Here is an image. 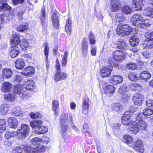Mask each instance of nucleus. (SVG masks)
Returning a JSON list of instances; mask_svg holds the SVG:
<instances>
[{
	"mask_svg": "<svg viewBox=\"0 0 153 153\" xmlns=\"http://www.w3.org/2000/svg\"><path fill=\"white\" fill-rule=\"evenodd\" d=\"M135 117V121L131 123L130 131L131 133L136 134L140 130H145L147 124L142 120L143 117L142 114H139Z\"/></svg>",
	"mask_w": 153,
	"mask_h": 153,
	"instance_id": "nucleus-1",
	"label": "nucleus"
},
{
	"mask_svg": "<svg viewBox=\"0 0 153 153\" xmlns=\"http://www.w3.org/2000/svg\"><path fill=\"white\" fill-rule=\"evenodd\" d=\"M131 22L133 25L138 28L149 27L151 24L150 20H145L142 15L137 13L133 15Z\"/></svg>",
	"mask_w": 153,
	"mask_h": 153,
	"instance_id": "nucleus-2",
	"label": "nucleus"
},
{
	"mask_svg": "<svg viewBox=\"0 0 153 153\" xmlns=\"http://www.w3.org/2000/svg\"><path fill=\"white\" fill-rule=\"evenodd\" d=\"M13 91L15 94L19 95V97L23 100L28 97L27 92L23 90L22 86L20 84L14 86Z\"/></svg>",
	"mask_w": 153,
	"mask_h": 153,
	"instance_id": "nucleus-3",
	"label": "nucleus"
},
{
	"mask_svg": "<svg viewBox=\"0 0 153 153\" xmlns=\"http://www.w3.org/2000/svg\"><path fill=\"white\" fill-rule=\"evenodd\" d=\"M145 37L147 39L143 43L144 47L148 48H153V32H148L145 34Z\"/></svg>",
	"mask_w": 153,
	"mask_h": 153,
	"instance_id": "nucleus-4",
	"label": "nucleus"
},
{
	"mask_svg": "<svg viewBox=\"0 0 153 153\" xmlns=\"http://www.w3.org/2000/svg\"><path fill=\"white\" fill-rule=\"evenodd\" d=\"M21 129H19L17 133L19 138L22 139L26 137L29 132V127L27 124H23L21 126Z\"/></svg>",
	"mask_w": 153,
	"mask_h": 153,
	"instance_id": "nucleus-5",
	"label": "nucleus"
},
{
	"mask_svg": "<svg viewBox=\"0 0 153 153\" xmlns=\"http://www.w3.org/2000/svg\"><path fill=\"white\" fill-rule=\"evenodd\" d=\"M133 114V112L131 110L126 111L125 112L122 118V123L124 125L128 126L130 128L131 127V123L133 121H129L130 117Z\"/></svg>",
	"mask_w": 153,
	"mask_h": 153,
	"instance_id": "nucleus-6",
	"label": "nucleus"
},
{
	"mask_svg": "<svg viewBox=\"0 0 153 153\" xmlns=\"http://www.w3.org/2000/svg\"><path fill=\"white\" fill-rule=\"evenodd\" d=\"M129 90V88L126 85H124L120 88L118 92L123 99L128 100L131 95L130 94L128 93Z\"/></svg>",
	"mask_w": 153,
	"mask_h": 153,
	"instance_id": "nucleus-7",
	"label": "nucleus"
},
{
	"mask_svg": "<svg viewBox=\"0 0 153 153\" xmlns=\"http://www.w3.org/2000/svg\"><path fill=\"white\" fill-rule=\"evenodd\" d=\"M131 147L135 151L143 153L144 151V146L143 142L139 139L133 142Z\"/></svg>",
	"mask_w": 153,
	"mask_h": 153,
	"instance_id": "nucleus-8",
	"label": "nucleus"
},
{
	"mask_svg": "<svg viewBox=\"0 0 153 153\" xmlns=\"http://www.w3.org/2000/svg\"><path fill=\"white\" fill-rule=\"evenodd\" d=\"M60 125H67L69 122H72L73 121V117L71 114H70L68 117V115L65 113H63L62 114L60 117Z\"/></svg>",
	"mask_w": 153,
	"mask_h": 153,
	"instance_id": "nucleus-9",
	"label": "nucleus"
},
{
	"mask_svg": "<svg viewBox=\"0 0 153 153\" xmlns=\"http://www.w3.org/2000/svg\"><path fill=\"white\" fill-rule=\"evenodd\" d=\"M112 68L111 66L107 65L102 67L100 70V75L102 77H108L111 75Z\"/></svg>",
	"mask_w": 153,
	"mask_h": 153,
	"instance_id": "nucleus-10",
	"label": "nucleus"
},
{
	"mask_svg": "<svg viewBox=\"0 0 153 153\" xmlns=\"http://www.w3.org/2000/svg\"><path fill=\"white\" fill-rule=\"evenodd\" d=\"M113 56L116 60L119 62H122L125 59L126 57L125 53L121 51L118 50L114 52Z\"/></svg>",
	"mask_w": 153,
	"mask_h": 153,
	"instance_id": "nucleus-11",
	"label": "nucleus"
},
{
	"mask_svg": "<svg viewBox=\"0 0 153 153\" xmlns=\"http://www.w3.org/2000/svg\"><path fill=\"white\" fill-rule=\"evenodd\" d=\"M144 100V96L141 94L137 93L133 97V101L135 105H141L142 104V101Z\"/></svg>",
	"mask_w": 153,
	"mask_h": 153,
	"instance_id": "nucleus-12",
	"label": "nucleus"
},
{
	"mask_svg": "<svg viewBox=\"0 0 153 153\" xmlns=\"http://www.w3.org/2000/svg\"><path fill=\"white\" fill-rule=\"evenodd\" d=\"M44 140H42L41 139L36 137L32 139L30 142V144L36 146V145H40V143L43 140V144H47L49 141V139L48 138L45 137L44 138Z\"/></svg>",
	"mask_w": 153,
	"mask_h": 153,
	"instance_id": "nucleus-13",
	"label": "nucleus"
},
{
	"mask_svg": "<svg viewBox=\"0 0 153 153\" xmlns=\"http://www.w3.org/2000/svg\"><path fill=\"white\" fill-rule=\"evenodd\" d=\"M81 50L82 52V54L84 56H87L88 51V45L87 41V39L85 38H83L81 42Z\"/></svg>",
	"mask_w": 153,
	"mask_h": 153,
	"instance_id": "nucleus-14",
	"label": "nucleus"
},
{
	"mask_svg": "<svg viewBox=\"0 0 153 153\" xmlns=\"http://www.w3.org/2000/svg\"><path fill=\"white\" fill-rule=\"evenodd\" d=\"M152 74L153 75V71H144L140 73V78L141 80L147 81L150 78Z\"/></svg>",
	"mask_w": 153,
	"mask_h": 153,
	"instance_id": "nucleus-15",
	"label": "nucleus"
},
{
	"mask_svg": "<svg viewBox=\"0 0 153 153\" xmlns=\"http://www.w3.org/2000/svg\"><path fill=\"white\" fill-rule=\"evenodd\" d=\"M128 26L126 24L124 25L121 26H118L116 29L117 33L122 36H125L127 35H129L128 31H126L125 32L123 31V29L128 28Z\"/></svg>",
	"mask_w": 153,
	"mask_h": 153,
	"instance_id": "nucleus-16",
	"label": "nucleus"
},
{
	"mask_svg": "<svg viewBox=\"0 0 153 153\" xmlns=\"http://www.w3.org/2000/svg\"><path fill=\"white\" fill-rule=\"evenodd\" d=\"M123 80V78L121 76L118 75L112 76L110 77L111 82L114 85H117L121 83Z\"/></svg>",
	"mask_w": 153,
	"mask_h": 153,
	"instance_id": "nucleus-17",
	"label": "nucleus"
},
{
	"mask_svg": "<svg viewBox=\"0 0 153 153\" xmlns=\"http://www.w3.org/2000/svg\"><path fill=\"white\" fill-rule=\"evenodd\" d=\"M66 73L61 71L56 72L54 76V79L55 82H57L62 80L65 79L67 76Z\"/></svg>",
	"mask_w": 153,
	"mask_h": 153,
	"instance_id": "nucleus-18",
	"label": "nucleus"
},
{
	"mask_svg": "<svg viewBox=\"0 0 153 153\" xmlns=\"http://www.w3.org/2000/svg\"><path fill=\"white\" fill-rule=\"evenodd\" d=\"M89 105V100L88 98L84 99L82 103V113L85 114L88 113Z\"/></svg>",
	"mask_w": 153,
	"mask_h": 153,
	"instance_id": "nucleus-19",
	"label": "nucleus"
},
{
	"mask_svg": "<svg viewBox=\"0 0 153 153\" xmlns=\"http://www.w3.org/2000/svg\"><path fill=\"white\" fill-rule=\"evenodd\" d=\"M12 85L8 82H4L1 87V91L4 92H7L11 91L12 88Z\"/></svg>",
	"mask_w": 153,
	"mask_h": 153,
	"instance_id": "nucleus-20",
	"label": "nucleus"
},
{
	"mask_svg": "<svg viewBox=\"0 0 153 153\" xmlns=\"http://www.w3.org/2000/svg\"><path fill=\"white\" fill-rule=\"evenodd\" d=\"M143 6V2L140 0H133L132 1V7L135 10H139Z\"/></svg>",
	"mask_w": 153,
	"mask_h": 153,
	"instance_id": "nucleus-21",
	"label": "nucleus"
},
{
	"mask_svg": "<svg viewBox=\"0 0 153 153\" xmlns=\"http://www.w3.org/2000/svg\"><path fill=\"white\" fill-rule=\"evenodd\" d=\"M151 7H147L143 11L144 15L149 17L151 18H153V7L152 5H150Z\"/></svg>",
	"mask_w": 153,
	"mask_h": 153,
	"instance_id": "nucleus-22",
	"label": "nucleus"
},
{
	"mask_svg": "<svg viewBox=\"0 0 153 153\" xmlns=\"http://www.w3.org/2000/svg\"><path fill=\"white\" fill-rule=\"evenodd\" d=\"M111 3L112 11L115 12L120 9L121 6V3L119 1L116 0H112Z\"/></svg>",
	"mask_w": 153,
	"mask_h": 153,
	"instance_id": "nucleus-23",
	"label": "nucleus"
},
{
	"mask_svg": "<svg viewBox=\"0 0 153 153\" xmlns=\"http://www.w3.org/2000/svg\"><path fill=\"white\" fill-rule=\"evenodd\" d=\"M115 90V88L113 85L107 86L105 89L104 93L107 95L110 96L113 94Z\"/></svg>",
	"mask_w": 153,
	"mask_h": 153,
	"instance_id": "nucleus-24",
	"label": "nucleus"
},
{
	"mask_svg": "<svg viewBox=\"0 0 153 153\" xmlns=\"http://www.w3.org/2000/svg\"><path fill=\"white\" fill-rule=\"evenodd\" d=\"M8 121L10 128H15L17 127L18 121L16 118L14 117H10L8 118Z\"/></svg>",
	"mask_w": 153,
	"mask_h": 153,
	"instance_id": "nucleus-25",
	"label": "nucleus"
},
{
	"mask_svg": "<svg viewBox=\"0 0 153 153\" xmlns=\"http://www.w3.org/2000/svg\"><path fill=\"white\" fill-rule=\"evenodd\" d=\"M21 41L18 35L15 34L12 35L10 40V42L12 45L18 46L19 45V43H20Z\"/></svg>",
	"mask_w": 153,
	"mask_h": 153,
	"instance_id": "nucleus-26",
	"label": "nucleus"
},
{
	"mask_svg": "<svg viewBox=\"0 0 153 153\" xmlns=\"http://www.w3.org/2000/svg\"><path fill=\"white\" fill-rule=\"evenodd\" d=\"M34 72V68L31 66H28L25 68L22 71V74L25 76H30Z\"/></svg>",
	"mask_w": 153,
	"mask_h": 153,
	"instance_id": "nucleus-27",
	"label": "nucleus"
},
{
	"mask_svg": "<svg viewBox=\"0 0 153 153\" xmlns=\"http://www.w3.org/2000/svg\"><path fill=\"white\" fill-rule=\"evenodd\" d=\"M48 131V128L46 126L40 125L38 128L34 130V133L38 134H44Z\"/></svg>",
	"mask_w": 153,
	"mask_h": 153,
	"instance_id": "nucleus-28",
	"label": "nucleus"
},
{
	"mask_svg": "<svg viewBox=\"0 0 153 153\" xmlns=\"http://www.w3.org/2000/svg\"><path fill=\"white\" fill-rule=\"evenodd\" d=\"M13 74V72L11 69L9 68L4 69L2 71V75L4 78L9 79L10 78Z\"/></svg>",
	"mask_w": 153,
	"mask_h": 153,
	"instance_id": "nucleus-29",
	"label": "nucleus"
},
{
	"mask_svg": "<svg viewBox=\"0 0 153 153\" xmlns=\"http://www.w3.org/2000/svg\"><path fill=\"white\" fill-rule=\"evenodd\" d=\"M25 62L23 59H17L15 62V66L16 68L18 69H22L25 65Z\"/></svg>",
	"mask_w": 153,
	"mask_h": 153,
	"instance_id": "nucleus-30",
	"label": "nucleus"
},
{
	"mask_svg": "<svg viewBox=\"0 0 153 153\" xmlns=\"http://www.w3.org/2000/svg\"><path fill=\"white\" fill-rule=\"evenodd\" d=\"M32 153H42L45 150V147L42 145H39L36 147H32Z\"/></svg>",
	"mask_w": 153,
	"mask_h": 153,
	"instance_id": "nucleus-31",
	"label": "nucleus"
},
{
	"mask_svg": "<svg viewBox=\"0 0 153 153\" xmlns=\"http://www.w3.org/2000/svg\"><path fill=\"white\" fill-rule=\"evenodd\" d=\"M9 105L6 104L2 105L0 107V114L4 115L7 114L10 109Z\"/></svg>",
	"mask_w": 153,
	"mask_h": 153,
	"instance_id": "nucleus-32",
	"label": "nucleus"
},
{
	"mask_svg": "<svg viewBox=\"0 0 153 153\" xmlns=\"http://www.w3.org/2000/svg\"><path fill=\"white\" fill-rule=\"evenodd\" d=\"M42 122L40 120H36L31 121L30 122V126L34 129V130H36L37 128H38L39 126L42 125Z\"/></svg>",
	"mask_w": 153,
	"mask_h": 153,
	"instance_id": "nucleus-33",
	"label": "nucleus"
},
{
	"mask_svg": "<svg viewBox=\"0 0 153 153\" xmlns=\"http://www.w3.org/2000/svg\"><path fill=\"white\" fill-rule=\"evenodd\" d=\"M18 48H19V47L16 46H14V47L11 48L10 55L12 58L16 57L19 53L20 51L18 50Z\"/></svg>",
	"mask_w": 153,
	"mask_h": 153,
	"instance_id": "nucleus-34",
	"label": "nucleus"
},
{
	"mask_svg": "<svg viewBox=\"0 0 153 153\" xmlns=\"http://www.w3.org/2000/svg\"><path fill=\"white\" fill-rule=\"evenodd\" d=\"M51 19L53 26L56 28H58L59 23L58 16L57 14L53 13L52 15Z\"/></svg>",
	"mask_w": 153,
	"mask_h": 153,
	"instance_id": "nucleus-35",
	"label": "nucleus"
},
{
	"mask_svg": "<svg viewBox=\"0 0 153 153\" xmlns=\"http://www.w3.org/2000/svg\"><path fill=\"white\" fill-rule=\"evenodd\" d=\"M123 141L131 147L133 143V138L129 135H125L124 136Z\"/></svg>",
	"mask_w": 153,
	"mask_h": 153,
	"instance_id": "nucleus-36",
	"label": "nucleus"
},
{
	"mask_svg": "<svg viewBox=\"0 0 153 153\" xmlns=\"http://www.w3.org/2000/svg\"><path fill=\"white\" fill-rule=\"evenodd\" d=\"M52 109L54 111V114L57 116L59 112V103L58 101L54 100L52 102Z\"/></svg>",
	"mask_w": 153,
	"mask_h": 153,
	"instance_id": "nucleus-37",
	"label": "nucleus"
},
{
	"mask_svg": "<svg viewBox=\"0 0 153 153\" xmlns=\"http://www.w3.org/2000/svg\"><path fill=\"white\" fill-rule=\"evenodd\" d=\"M140 42L139 38L136 36H133L131 37L129 40L130 45L132 46L137 45Z\"/></svg>",
	"mask_w": 153,
	"mask_h": 153,
	"instance_id": "nucleus-38",
	"label": "nucleus"
},
{
	"mask_svg": "<svg viewBox=\"0 0 153 153\" xmlns=\"http://www.w3.org/2000/svg\"><path fill=\"white\" fill-rule=\"evenodd\" d=\"M18 47L19 48V47L24 51L26 50L27 48L29 47V44L27 41L25 39H22Z\"/></svg>",
	"mask_w": 153,
	"mask_h": 153,
	"instance_id": "nucleus-39",
	"label": "nucleus"
},
{
	"mask_svg": "<svg viewBox=\"0 0 153 153\" xmlns=\"http://www.w3.org/2000/svg\"><path fill=\"white\" fill-rule=\"evenodd\" d=\"M42 15L40 17V19L41 21L42 25L43 27H45L47 25L46 21L45 15V11L44 7H42L41 11Z\"/></svg>",
	"mask_w": 153,
	"mask_h": 153,
	"instance_id": "nucleus-40",
	"label": "nucleus"
},
{
	"mask_svg": "<svg viewBox=\"0 0 153 153\" xmlns=\"http://www.w3.org/2000/svg\"><path fill=\"white\" fill-rule=\"evenodd\" d=\"M71 22L69 19L68 20L65 26V31L68 35H70L71 33Z\"/></svg>",
	"mask_w": 153,
	"mask_h": 153,
	"instance_id": "nucleus-41",
	"label": "nucleus"
},
{
	"mask_svg": "<svg viewBox=\"0 0 153 153\" xmlns=\"http://www.w3.org/2000/svg\"><path fill=\"white\" fill-rule=\"evenodd\" d=\"M25 87L27 89L31 90L33 89L34 86V81L32 80H27L24 83Z\"/></svg>",
	"mask_w": 153,
	"mask_h": 153,
	"instance_id": "nucleus-42",
	"label": "nucleus"
},
{
	"mask_svg": "<svg viewBox=\"0 0 153 153\" xmlns=\"http://www.w3.org/2000/svg\"><path fill=\"white\" fill-rule=\"evenodd\" d=\"M17 134L18 133L16 131H9L6 132L4 137L6 139H8L13 137L16 136L17 135L18 136Z\"/></svg>",
	"mask_w": 153,
	"mask_h": 153,
	"instance_id": "nucleus-43",
	"label": "nucleus"
},
{
	"mask_svg": "<svg viewBox=\"0 0 153 153\" xmlns=\"http://www.w3.org/2000/svg\"><path fill=\"white\" fill-rule=\"evenodd\" d=\"M116 47L118 49H121L123 50L126 49L127 48L126 43L122 41L117 42L116 43Z\"/></svg>",
	"mask_w": 153,
	"mask_h": 153,
	"instance_id": "nucleus-44",
	"label": "nucleus"
},
{
	"mask_svg": "<svg viewBox=\"0 0 153 153\" xmlns=\"http://www.w3.org/2000/svg\"><path fill=\"white\" fill-rule=\"evenodd\" d=\"M138 66V65L137 64L132 62L127 63L126 65V67L127 69L131 70L136 69Z\"/></svg>",
	"mask_w": 153,
	"mask_h": 153,
	"instance_id": "nucleus-45",
	"label": "nucleus"
},
{
	"mask_svg": "<svg viewBox=\"0 0 153 153\" xmlns=\"http://www.w3.org/2000/svg\"><path fill=\"white\" fill-rule=\"evenodd\" d=\"M125 18L124 15L121 13H119L115 16V19L116 22H123Z\"/></svg>",
	"mask_w": 153,
	"mask_h": 153,
	"instance_id": "nucleus-46",
	"label": "nucleus"
},
{
	"mask_svg": "<svg viewBox=\"0 0 153 153\" xmlns=\"http://www.w3.org/2000/svg\"><path fill=\"white\" fill-rule=\"evenodd\" d=\"M6 129V123L4 119L0 120V133L2 132Z\"/></svg>",
	"mask_w": 153,
	"mask_h": 153,
	"instance_id": "nucleus-47",
	"label": "nucleus"
},
{
	"mask_svg": "<svg viewBox=\"0 0 153 153\" xmlns=\"http://www.w3.org/2000/svg\"><path fill=\"white\" fill-rule=\"evenodd\" d=\"M12 112L13 115L14 116H18L20 114H22L23 113V111L19 107H17L15 108L12 110Z\"/></svg>",
	"mask_w": 153,
	"mask_h": 153,
	"instance_id": "nucleus-48",
	"label": "nucleus"
},
{
	"mask_svg": "<svg viewBox=\"0 0 153 153\" xmlns=\"http://www.w3.org/2000/svg\"><path fill=\"white\" fill-rule=\"evenodd\" d=\"M68 53L67 51L64 52L62 61V65L63 67L67 65Z\"/></svg>",
	"mask_w": 153,
	"mask_h": 153,
	"instance_id": "nucleus-49",
	"label": "nucleus"
},
{
	"mask_svg": "<svg viewBox=\"0 0 153 153\" xmlns=\"http://www.w3.org/2000/svg\"><path fill=\"white\" fill-rule=\"evenodd\" d=\"M122 108L120 104L119 103H114L111 105L112 110L116 112L120 111Z\"/></svg>",
	"mask_w": 153,
	"mask_h": 153,
	"instance_id": "nucleus-50",
	"label": "nucleus"
},
{
	"mask_svg": "<svg viewBox=\"0 0 153 153\" xmlns=\"http://www.w3.org/2000/svg\"><path fill=\"white\" fill-rule=\"evenodd\" d=\"M131 89L132 90L139 91L141 90L142 89L141 86L139 84L135 82L132 83Z\"/></svg>",
	"mask_w": 153,
	"mask_h": 153,
	"instance_id": "nucleus-51",
	"label": "nucleus"
},
{
	"mask_svg": "<svg viewBox=\"0 0 153 153\" xmlns=\"http://www.w3.org/2000/svg\"><path fill=\"white\" fill-rule=\"evenodd\" d=\"M66 125H61V133L63 137H65L67 134L68 127Z\"/></svg>",
	"mask_w": 153,
	"mask_h": 153,
	"instance_id": "nucleus-52",
	"label": "nucleus"
},
{
	"mask_svg": "<svg viewBox=\"0 0 153 153\" xmlns=\"http://www.w3.org/2000/svg\"><path fill=\"white\" fill-rule=\"evenodd\" d=\"M28 28L27 24L26 23L19 25L17 27V29L19 32H23L27 30Z\"/></svg>",
	"mask_w": 153,
	"mask_h": 153,
	"instance_id": "nucleus-53",
	"label": "nucleus"
},
{
	"mask_svg": "<svg viewBox=\"0 0 153 153\" xmlns=\"http://www.w3.org/2000/svg\"><path fill=\"white\" fill-rule=\"evenodd\" d=\"M4 97L6 100L8 101H13L15 99L14 96L11 94H4Z\"/></svg>",
	"mask_w": 153,
	"mask_h": 153,
	"instance_id": "nucleus-54",
	"label": "nucleus"
},
{
	"mask_svg": "<svg viewBox=\"0 0 153 153\" xmlns=\"http://www.w3.org/2000/svg\"><path fill=\"white\" fill-rule=\"evenodd\" d=\"M89 42L91 45H94L95 44V36L92 33H90L89 36Z\"/></svg>",
	"mask_w": 153,
	"mask_h": 153,
	"instance_id": "nucleus-55",
	"label": "nucleus"
},
{
	"mask_svg": "<svg viewBox=\"0 0 153 153\" xmlns=\"http://www.w3.org/2000/svg\"><path fill=\"white\" fill-rule=\"evenodd\" d=\"M123 12L126 14L130 13L131 12V9L128 6H124L122 10Z\"/></svg>",
	"mask_w": 153,
	"mask_h": 153,
	"instance_id": "nucleus-56",
	"label": "nucleus"
},
{
	"mask_svg": "<svg viewBox=\"0 0 153 153\" xmlns=\"http://www.w3.org/2000/svg\"><path fill=\"white\" fill-rule=\"evenodd\" d=\"M153 114V110L148 108H145L143 111V117L144 116H150Z\"/></svg>",
	"mask_w": 153,
	"mask_h": 153,
	"instance_id": "nucleus-57",
	"label": "nucleus"
},
{
	"mask_svg": "<svg viewBox=\"0 0 153 153\" xmlns=\"http://www.w3.org/2000/svg\"><path fill=\"white\" fill-rule=\"evenodd\" d=\"M30 117L33 119H35L37 118H41L42 115L39 112L34 113L33 112L30 113Z\"/></svg>",
	"mask_w": 153,
	"mask_h": 153,
	"instance_id": "nucleus-58",
	"label": "nucleus"
},
{
	"mask_svg": "<svg viewBox=\"0 0 153 153\" xmlns=\"http://www.w3.org/2000/svg\"><path fill=\"white\" fill-rule=\"evenodd\" d=\"M128 77L131 81H134L137 80L138 76L134 73L131 72L129 74Z\"/></svg>",
	"mask_w": 153,
	"mask_h": 153,
	"instance_id": "nucleus-59",
	"label": "nucleus"
},
{
	"mask_svg": "<svg viewBox=\"0 0 153 153\" xmlns=\"http://www.w3.org/2000/svg\"><path fill=\"white\" fill-rule=\"evenodd\" d=\"M91 53L92 55L95 56L97 53V47L95 46L91 45Z\"/></svg>",
	"mask_w": 153,
	"mask_h": 153,
	"instance_id": "nucleus-60",
	"label": "nucleus"
},
{
	"mask_svg": "<svg viewBox=\"0 0 153 153\" xmlns=\"http://www.w3.org/2000/svg\"><path fill=\"white\" fill-rule=\"evenodd\" d=\"M32 147H33L31 148L30 147L27 145H25V146L23 147V150L24 151V152H27L32 153L33 149Z\"/></svg>",
	"mask_w": 153,
	"mask_h": 153,
	"instance_id": "nucleus-61",
	"label": "nucleus"
},
{
	"mask_svg": "<svg viewBox=\"0 0 153 153\" xmlns=\"http://www.w3.org/2000/svg\"><path fill=\"white\" fill-rule=\"evenodd\" d=\"M13 153H25L23 151V149L20 147H17L14 149Z\"/></svg>",
	"mask_w": 153,
	"mask_h": 153,
	"instance_id": "nucleus-62",
	"label": "nucleus"
},
{
	"mask_svg": "<svg viewBox=\"0 0 153 153\" xmlns=\"http://www.w3.org/2000/svg\"><path fill=\"white\" fill-rule=\"evenodd\" d=\"M22 79V77L21 76L18 75H15V76L14 77L12 81L13 82L16 81L18 82H19Z\"/></svg>",
	"mask_w": 153,
	"mask_h": 153,
	"instance_id": "nucleus-63",
	"label": "nucleus"
},
{
	"mask_svg": "<svg viewBox=\"0 0 153 153\" xmlns=\"http://www.w3.org/2000/svg\"><path fill=\"white\" fill-rule=\"evenodd\" d=\"M49 49V48L47 44H46L45 45V48L44 50V54L46 56V60H47L48 59Z\"/></svg>",
	"mask_w": 153,
	"mask_h": 153,
	"instance_id": "nucleus-64",
	"label": "nucleus"
}]
</instances>
